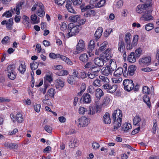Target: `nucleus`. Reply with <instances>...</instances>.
<instances>
[{
    "mask_svg": "<svg viewBox=\"0 0 159 159\" xmlns=\"http://www.w3.org/2000/svg\"><path fill=\"white\" fill-rule=\"evenodd\" d=\"M122 117V111L118 109L114 111L112 119L114 121V129H118L121 126Z\"/></svg>",
    "mask_w": 159,
    "mask_h": 159,
    "instance_id": "obj_1",
    "label": "nucleus"
},
{
    "mask_svg": "<svg viewBox=\"0 0 159 159\" xmlns=\"http://www.w3.org/2000/svg\"><path fill=\"white\" fill-rule=\"evenodd\" d=\"M109 61L110 66L104 67L101 70L102 73L104 75L107 76L109 74H112L116 67V63L115 61L110 60Z\"/></svg>",
    "mask_w": 159,
    "mask_h": 159,
    "instance_id": "obj_2",
    "label": "nucleus"
},
{
    "mask_svg": "<svg viewBox=\"0 0 159 159\" xmlns=\"http://www.w3.org/2000/svg\"><path fill=\"white\" fill-rule=\"evenodd\" d=\"M79 27V25H75L72 23H70L68 26V33L67 34V37L69 38L78 34L80 30Z\"/></svg>",
    "mask_w": 159,
    "mask_h": 159,
    "instance_id": "obj_3",
    "label": "nucleus"
},
{
    "mask_svg": "<svg viewBox=\"0 0 159 159\" xmlns=\"http://www.w3.org/2000/svg\"><path fill=\"white\" fill-rule=\"evenodd\" d=\"M38 10L36 12L37 14L41 17L45 15V12L43 8L44 6L41 2H37L31 8L32 11H34L36 8Z\"/></svg>",
    "mask_w": 159,
    "mask_h": 159,
    "instance_id": "obj_4",
    "label": "nucleus"
},
{
    "mask_svg": "<svg viewBox=\"0 0 159 159\" xmlns=\"http://www.w3.org/2000/svg\"><path fill=\"white\" fill-rule=\"evenodd\" d=\"M15 68L14 65H10L7 67L6 70L8 77L11 80H14L16 77V74L15 71Z\"/></svg>",
    "mask_w": 159,
    "mask_h": 159,
    "instance_id": "obj_5",
    "label": "nucleus"
},
{
    "mask_svg": "<svg viewBox=\"0 0 159 159\" xmlns=\"http://www.w3.org/2000/svg\"><path fill=\"white\" fill-rule=\"evenodd\" d=\"M123 84L125 89L128 92L134 89V85L132 80L125 79L124 80Z\"/></svg>",
    "mask_w": 159,
    "mask_h": 159,
    "instance_id": "obj_6",
    "label": "nucleus"
},
{
    "mask_svg": "<svg viewBox=\"0 0 159 159\" xmlns=\"http://www.w3.org/2000/svg\"><path fill=\"white\" fill-rule=\"evenodd\" d=\"M89 119L87 117L83 116L79 118L77 121H75L79 127H84L89 123Z\"/></svg>",
    "mask_w": 159,
    "mask_h": 159,
    "instance_id": "obj_7",
    "label": "nucleus"
},
{
    "mask_svg": "<svg viewBox=\"0 0 159 159\" xmlns=\"http://www.w3.org/2000/svg\"><path fill=\"white\" fill-rule=\"evenodd\" d=\"M102 88L107 90V92L113 93H114L117 89V85L116 84H113L112 85L110 84H109L102 86Z\"/></svg>",
    "mask_w": 159,
    "mask_h": 159,
    "instance_id": "obj_8",
    "label": "nucleus"
},
{
    "mask_svg": "<svg viewBox=\"0 0 159 159\" xmlns=\"http://www.w3.org/2000/svg\"><path fill=\"white\" fill-rule=\"evenodd\" d=\"M108 58L104 57L100 58H96L94 59L93 61L94 65L98 67L102 66L104 65V62H107Z\"/></svg>",
    "mask_w": 159,
    "mask_h": 159,
    "instance_id": "obj_9",
    "label": "nucleus"
},
{
    "mask_svg": "<svg viewBox=\"0 0 159 159\" xmlns=\"http://www.w3.org/2000/svg\"><path fill=\"white\" fill-rule=\"evenodd\" d=\"M85 45L84 41L82 40H80L76 46V51L74 52L75 54H77L81 52L84 49Z\"/></svg>",
    "mask_w": 159,
    "mask_h": 159,
    "instance_id": "obj_10",
    "label": "nucleus"
},
{
    "mask_svg": "<svg viewBox=\"0 0 159 159\" xmlns=\"http://www.w3.org/2000/svg\"><path fill=\"white\" fill-rule=\"evenodd\" d=\"M13 23V20L12 18H10L8 20H3L1 22L2 25H6V28L9 30H11L12 29V27Z\"/></svg>",
    "mask_w": 159,
    "mask_h": 159,
    "instance_id": "obj_11",
    "label": "nucleus"
},
{
    "mask_svg": "<svg viewBox=\"0 0 159 159\" xmlns=\"http://www.w3.org/2000/svg\"><path fill=\"white\" fill-rule=\"evenodd\" d=\"M148 7V5L146 4L139 5L136 7V11L138 13H142L146 10Z\"/></svg>",
    "mask_w": 159,
    "mask_h": 159,
    "instance_id": "obj_12",
    "label": "nucleus"
},
{
    "mask_svg": "<svg viewBox=\"0 0 159 159\" xmlns=\"http://www.w3.org/2000/svg\"><path fill=\"white\" fill-rule=\"evenodd\" d=\"M141 19L143 20L148 21L152 20L153 18L151 14L148 13V11H146L142 15Z\"/></svg>",
    "mask_w": 159,
    "mask_h": 159,
    "instance_id": "obj_13",
    "label": "nucleus"
},
{
    "mask_svg": "<svg viewBox=\"0 0 159 159\" xmlns=\"http://www.w3.org/2000/svg\"><path fill=\"white\" fill-rule=\"evenodd\" d=\"M81 99H83L84 102L86 103H89L92 101L91 98L89 94L85 93L82 96Z\"/></svg>",
    "mask_w": 159,
    "mask_h": 159,
    "instance_id": "obj_14",
    "label": "nucleus"
},
{
    "mask_svg": "<svg viewBox=\"0 0 159 159\" xmlns=\"http://www.w3.org/2000/svg\"><path fill=\"white\" fill-rule=\"evenodd\" d=\"M151 58L150 57H143L139 60V63L141 65L148 64L151 62Z\"/></svg>",
    "mask_w": 159,
    "mask_h": 159,
    "instance_id": "obj_15",
    "label": "nucleus"
},
{
    "mask_svg": "<svg viewBox=\"0 0 159 159\" xmlns=\"http://www.w3.org/2000/svg\"><path fill=\"white\" fill-rule=\"evenodd\" d=\"M125 43L123 39L119 40L118 43V49L120 52L125 51Z\"/></svg>",
    "mask_w": 159,
    "mask_h": 159,
    "instance_id": "obj_16",
    "label": "nucleus"
},
{
    "mask_svg": "<svg viewBox=\"0 0 159 159\" xmlns=\"http://www.w3.org/2000/svg\"><path fill=\"white\" fill-rule=\"evenodd\" d=\"M136 69V67L135 65H131L130 66L128 67V75H129L130 76L133 75Z\"/></svg>",
    "mask_w": 159,
    "mask_h": 159,
    "instance_id": "obj_17",
    "label": "nucleus"
},
{
    "mask_svg": "<svg viewBox=\"0 0 159 159\" xmlns=\"http://www.w3.org/2000/svg\"><path fill=\"white\" fill-rule=\"evenodd\" d=\"M64 82L61 79H58L56 80L55 87L57 89H58L60 87L63 88L64 86Z\"/></svg>",
    "mask_w": 159,
    "mask_h": 159,
    "instance_id": "obj_18",
    "label": "nucleus"
},
{
    "mask_svg": "<svg viewBox=\"0 0 159 159\" xmlns=\"http://www.w3.org/2000/svg\"><path fill=\"white\" fill-rule=\"evenodd\" d=\"M102 28L101 27H99L97 29L94 34L96 39H99L100 38L102 34Z\"/></svg>",
    "mask_w": 159,
    "mask_h": 159,
    "instance_id": "obj_19",
    "label": "nucleus"
},
{
    "mask_svg": "<svg viewBox=\"0 0 159 159\" xmlns=\"http://www.w3.org/2000/svg\"><path fill=\"white\" fill-rule=\"evenodd\" d=\"M123 69L122 67H118L114 72V75L116 77H120L122 74H123Z\"/></svg>",
    "mask_w": 159,
    "mask_h": 159,
    "instance_id": "obj_20",
    "label": "nucleus"
},
{
    "mask_svg": "<svg viewBox=\"0 0 159 159\" xmlns=\"http://www.w3.org/2000/svg\"><path fill=\"white\" fill-rule=\"evenodd\" d=\"M17 70L22 74H24L26 70V66L24 63H20Z\"/></svg>",
    "mask_w": 159,
    "mask_h": 159,
    "instance_id": "obj_21",
    "label": "nucleus"
},
{
    "mask_svg": "<svg viewBox=\"0 0 159 159\" xmlns=\"http://www.w3.org/2000/svg\"><path fill=\"white\" fill-rule=\"evenodd\" d=\"M103 122L105 124H110L111 123V120L110 115L108 112H106L103 116Z\"/></svg>",
    "mask_w": 159,
    "mask_h": 159,
    "instance_id": "obj_22",
    "label": "nucleus"
},
{
    "mask_svg": "<svg viewBox=\"0 0 159 159\" xmlns=\"http://www.w3.org/2000/svg\"><path fill=\"white\" fill-rule=\"evenodd\" d=\"M79 59L83 62H87L89 60L88 56L86 53H83L80 55Z\"/></svg>",
    "mask_w": 159,
    "mask_h": 159,
    "instance_id": "obj_23",
    "label": "nucleus"
},
{
    "mask_svg": "<svg viewBox=\"0 0 159 159\" xmlns=\"http://www.w3.org/2000/svg\"><path fill=\"white\" fill-rule=\"evenodd\" d=\"M137 57L134 55V52H132L129 55L127 58V60L131 63H134L136 61V59Z\"/></svg>",
    "mask_w": 159,
    "mask_h": 159,
    "instance_id": "obj_24",
    "label": "nucleus"
},
{
    "mask_svg": "<svg viewBox=\"0 0 159 159\" xmlns=\"http://www.w3.org/2000/svg\"><path fill=\"white\" fill-rule=\"evenodd\" d=\"M99 78L101 81L102 85L108 84L110 82L109 79L107 77L100 76Z\"/></svg>",
    "mask_w": 159,
    "mask_h": 159,
    "instance_id": "obj_25",
    "label": "nucleus"
},
{
    "mask_svg": "<svg viewBox=\"0 0 159 159\" xmlns=\"http://www.w3.org/2000/svg\"><path fill=\"white\" fill-rule=\"evenodd\" d=\"M31 20V23L33 24H38L39 22V18L37 17V16L35 14L31 15L30 17Z\"/></svg>",
    "mask_w": 159,
    "mask_h": 159,
    "instance_id": "obj_26",
    "label": "nucleus"
},
{
    "mask_svg": "<svg viewBox=\"0 0 159 159\" xmlns=\"http://www.w3.org/2000/svg\"><path fill=\"white\" fill-rule=\"evenodd\" d=\"M80 18V15H72L69 17V19L71 22H75L78 21Z\"/></svg>",
    "mask_w": 159,
    "mask_h": 159,
    "instance_id": "obj_27",
    "label": "nucleus"
},
{
    "mask_svg": "<svg viewBox=\"0 0 159 159\" xmlns=\"http://www.w3.org/2000/svg\"><path fill=\"white\" fill-rule=\"evenodd\" d=\"M103 95L104 93L101 89L98 88L96 89L95 95L97 98H100Z\"/></svg>",
    "mask_w": 159,
    "mask_h": 159,
    "instance_id": "obj_28",
    "label": "nucleus"
},
{
    "mask_svg": "<svg viewBox=\"0 0 159 159\" xmlns=\"http://www.w3.org/2000/svg\"><path fill=\"white\" fill-rule=\"evenodd\" d=\"M17 122L18 123H21L24 120L23 116L22 114L18 113L16 116Z\"/></svg>",
    "mask_w": 159,
    "mask_h": 159,
    "instance_id": "obj_29",
    "label": "nucleus"
},
{
    "mask_svg": "<svg viewBox=\"0 0 159 159\" xmlns=\"http://www.w3.org/2000/svg\"><path fill=\"white\" fill-rule=\"evenodd\" d=\"M24 2H20L16 4V13L17 15L20 14V9L22 8V6L24 5Z\"/></svg>",
    "mask_w": 159,
    "mask_h": 159,
    "instance_id": "obj_30",
    "label": "nucleus"
},
{
    "mask_svg": "<svg viewBox=\"0 0 159 159\" xmlns=\"http://www.w3.org/2000/svg\"><path fill=\"white\" fill-rule=\"evenodd\" d=\"M131 128L132 126L130 124L126 123L123 125L122 129L124 131L127 132L128 130L131 129Z\"/></svg>",
    "mask_w": 159,
    "mask_h": 159,
    "instance_id": "obj_31",
    "label": "nucleus"
},
{
    "mask_svg": "<svg viewBox=\"0 0 159 159\" xmlns=\"http://www.w3.org/2000/svg\"><path fill=\"white\" fill-rule=\"evenodd\" d=\"M110 101V99L108 97H105L104 98L101 106L103 107L107 105Z\"/></svg>",
    "mask_w": 159,
    "mask_h": 159,
    "instance_id": "obj_32",
    "label": "nucleus"
},
{
    "mask_svg": "<svg viewBox=\"0 0 159 159\" xmlns=\"http://www.w3.org/2000/svg\"><path fill=\"white\" fill-rule=\"evenodd\" d=\"M76 79L75 77H73L72 75H69L67 79L68 83L71 85H73L74 82L76 81Z\"/></svg>",
    "mask_w": 159,
    "mask_h": 159,
    "instance_id": "obj_33",
    "label": "nucleus"
},
{
    "mask_svg": "<svg viewBox=\"0 0 159 159\" xmlns=\"http://www.w3.org/2000/svg\"><path fill=\"white\" fill-rule=\"evenodd\" d=\"M71 4L69 3H67L66 6L67 9V10L69 12L73 13L74 14H76L77 13L73 9L71 5Z\"/></svg>",
    "mask_w": 159,
    "mask_h": 159,
    "instance_id": "obj_34",
    "label": "nucleus"
},
{
    "mask_svg": "<svg viewBox=\"0 0 159 159\" xmlns=\"http://www.w3.org/2000/svg\"><path fill=\"white\" fill-rule=\"evenodd\" d=\"M94 65L92 62H87L86 64L84 66V67L86 69H89L91 70L92 68L94 67Z\"/></svg>",
    "mask_w": 159,
    "mask_h": 159,
    "instance_id": "obj_35",
    "label": "nucleus"
},
{
    "mask_svg": "<svg viewBox=\"0 0 159 159\" xmlns=\"http://www.w3.org/2000/svg\"><path fill=\"white\" fill-rule=\"evenodd\" d=\"M143 100L144 102L149 107H150L151 104L150 102V99L149 97L147 95H145L143 96Z\"/></svg>",
    "mask_w": 159,
    "mask_h": 159,
    "instance_id": "obj_36",
    "label": "nucleus"
},
{
    "mask_svg": "<svg viewBox=\"0 0 159 159\" xmlns=\"http://www.w3.org/2000/svg\"><path fill=\"white\" fill-rule=\"evenodd\" d=\"M131 34L130 33L128 32L125 34L124 40L126 43L130 42Z\"/></svg>",
    "mask_w": 159,
    "mask_h": 159,
    "instance_id": "obj_37",
    "label": "nucleus"
},
{
    "mask_svg": "<svg viewBox=\"0 0 159 159\" xmlns=\"http://www.w3.org/2000/svg\"><path fill=\"white\" fill-rule=\"evenodd\" d=\"M47 93L49 97L54 98L55 94V90L53 88L50 89L48 91Z\"/></svg>",
    "mask_w": 159,
    "mask_h": 159,
    "instance_id": "obj_38",
    "label": "nucleus"
},
{
    "mask_svg": "<svg viewBox=\"0 0 159 159\" xmlns=\"http://www.w3.org/2000/svg\"><path fill=\"white\" fill-rule=\"evenodd\" d=\"M143 93L146 95L150 94V90L149 88L146 86H144L142 89Z\"/></svg>",
    "mask_w": 159,
    "mask_h": 159,
    "instance_id": "obj_39",
    "label": "nucleus"
},
{
    "mask_svg": "<svg viewBox=\"0 0 159 159\" xmlns=\"http://www.w3.org/2000/svg\"><path fill=\"white\" fill-rule=\"evenodd\" d=\"M30 68L32 70H34L37 69L39 65V64L36 62H33L32 63H30Z\"/></svg>",
    "mask_w": 159,
    "mask_h": 159,
    "instance_id": "obj_40",
    "label": "nucleus"
},
{
    "mask_svg": "<svg viewBox=\"0 0 159 159\" xmlns=\"http://www.w3.org/2000/svg\"><path fill=\"white\" fill-rule=\"evenodd\" d=\"M142 49L140 48L137 49L135 51V54L136 57L139 58V57L142 53Z\"/></svg>",
    "mask_w": 159,
    "mask_h": 159,
    "instance_id": "obj_41",
    "label": "nucleus"
},
{
    "mask_svg": "<svg viewBox=\"0 0 159 159\" xmlns=\"http://www.w3.org/2000/svg\"><path fill=\"white\" fill-rule=\"evenodd\" d=\"M153 24L152 23H149L146 25L145 29L148 31H149L153 29Z\"/></svg>",
    "mask_w": 159,
    "mask_h": 159,
    "instance_id": "obj_42",
    "label": "nucleus"
},
{
    "mask_svg": "<svg viewBox=\"0 0 159 159\" xmlns=\"http://www.w3.org/2000/svg\"><path fill=\"white\" fill-rule=\"evenodd\" d=\"M93 85L95 86H101L102 85V84L100 79H96L93 82Z\"/></svg>",
    "mask_w": 159,
    "mask_h": 159,
    "instance_id": "obj_43",
    "label": "nucleus"
},
{
    "mask_svg": "<svg viewBox=\"0 0 159 159\" xmlns=\"http://www.w3.org/2000/svg\"><path fill=\"white\" fill-rule=\"evenodd\" d=\"M94 67L92 68L91 70L93 73L98 74V73L100 70V68L99 67H98V66H96L95 65L94 66Z\"/></svg>",
    "mask_w": 159,
    "mask_h": 159,
    "instance_id": "obj_44",
    "label": "nucleus"
},
{
    "mask_svg": "<svg viewBox=\"0 0 159 159\" xmlns=\"http://www.w3.org/2000/svg\"><path fill=\"white\" fill-rule=\"evenodd\" d=\"M92 15L93 16H94L95 15V11L93 10H89L87 13H85L84 16L85 17H90L91 15Z\"/></svg>",
    "mask_w": 159,
    "mask_h": 159,
    "instance_id": "obj_45",
    "label": "nucleus"
},
{
    "mask_svg": "<svg viewBox=\"0 0 159 159\" xmlns=\"http://www.w3.org/2000/svg\"><path fill=\"white\" fill-rule=\"evenodd\" d=\"M10 38L8 36H6L2 40L1 43L4 45H6L9 42Z\"/></svg>",
    "mask_w": 159,
    "mask_h": 159,
    "instance_id": "obj_46",
    "label": "nucleus"
},
{
    "mask_svg": "<svg viewBox=\"0 0 159 159\" xmlns=\"http://www.w3.org/2000/svg\"><path fill=\"white\" fill-rule=\"evenodd\" d=\"M12 12H13V10L8 11L5 12L2 15V16H5L6 17L9 18L12 16Z\"/></svg>",
    "mask_w": 159,
    "mask_h": 159,
    "instance_id": "obj_47",
    "label": "nucleus"
},
{
    "mask_svg": "<svg viewBox=\"0 0 159 159\" xmlns=\"http://www.w3.org/2000/svg\"><path fill=\"white\" fill-rule=\"evenodd\" d=\"M141 120V119L139 116H136L133 119L134 124L135 125L139 124V123L140 121Z\"/></svg>",
    "mask_w": 159,
    "mask_h": 159,
    "instance_id": "obj_48",
    "label": "nucleus"
},
{
    "mask_svg": "<svg viewBox=\"0 0 159 159\" xmlns=\"http://www.w3.org/2000/svg\"><path fill=\"white\" fill-rule=\"evenodd\" d=\"M126 48L127 50H130L132 49L135 46L131 42L126 43Z\"/></svg>",
    "mask_w": 159,
    "mask_h": 159,
    "instance_id": "obj_49",
    "label": "nucleus"
},
{
    "mask_svg": "<svg viewBox=\"0 0 159 159\" xmlns=\"http://www.w3.org/2000/svg\"><path fill=\"white\" fill-rule=\"evenodd\" d=\"M139 39V36L137 35H135L134 36L132 43L135 46H136L138 44V41Z\"/></svg>",
    "mask_w": 159,
    "mask_h": 159,
    "instance_id": "obj_50",
    "label": "nucleus"
},
{
    "mask_svg": "<svg viewBox=\"0 0 159 159\" xmlns=\"http://www.w3.org/2000/svg\"><path fill=\"white\" fill-rule=\"evenodd\" d=\"M87 90L88 92L92 94H93L96 91L92 85L89 86Z\"/></svg>",
    "mask_w": 159,
    "mask_h": 159,
    "instance_id": "obj_51",
    "label": "nucleus"
},
{
    "mask_svg": "<svg viewBox=\"0 0 159 159\" xmlns=\"http://www.w3.org/2000/svg\"><path fill=\"white\" fill-rule=\"evenodd\" d=\"M112 32V29L111 28L107 29L104 32V36L105 37H108Z\"/></svg>",
    "mask_w": 159,
    "mask_h": 159,
    "instance_id": "obj_52",
    "label": "nucleus"
},
{
    "mask_svg": "<svg viewBox=\"0 0 159 159\" xmlns=\"http://www.w3.org/2000/svg\"><path fill=\"white\" fill-rule=\"evenodd\" d=\"M127 64L125 63L123 65V67L124 68V70L123 72V75L126 77L128 75V72L127 69Z\"/></svg>",
    "mask_w": 159,
    "mask_h": 159,
    "instance_id": "obj_53",
    "label": "nucleus"
},
{
    "mask_svg": "<svg viewBox=\"0 0 159 159\" xmlns=\"http://www.w3.org/2000/svg\"><path fill=\"white\" fill-rule=\"evenodd\" d=\"M78 141L76 139H74L73 142L69 145V146L70 148H73L76 147L78 145Z\"/></svg>",
    "mask_w": 159,
    "mask_h": 159,
    "instance_id": "obj_54",
    "label": "nucleus"
},
{
    "mask_svg": "<svg viewBox=\"0 0 159 159\" xmlns=\"http://www.w3.org/2000/svg\"><path fill=\"white\" fill-rule=\"evenodd\" d=\"M105 2V0H101L95 5L96 7H100L103 6Z\"/></svg>",
    "mask_w": 159,
    "mask_h": 159,
    "instance_id": "obj_55",
    "label": "nucleus"
},
{
    "mask_svg": "<svg viewBox=\"0 0 159 159\" xmlns=\"http://www.w3.org/2000/svg\"><path fill=\"white\" fill-rule=\"evenodd\" d=\"M106 43L104 42L101 45V47L99 49V50L102 52L106 48Z\"/></svg>",
    "mask_w": 159,
    "mask_h": 159,
    "instance_id": "obj_56",
    "label": "nucleus"
},
{
    "mask_svg": "<svg viewBox=\"0 0 159 159\" xmlns=\"http://www.w3.org/2000/svg\"><path fill=\"white\" fill-rule=\"evenodd\" d=\"M60 54H55L53 53H50L49 54V57L52 59H55L57 57H60Z\"/></svg>",
    "mask_w": 159,
    "mask_h": 159,
    "instance_id": "obj_57",
    "label": "nucleus"
},
{
    "mask_svg": "<svg viewBox=\"0 0 159 159\" xmlns=\"http://www.w3.org/2000/svg\"><path fill=\"white\" fill-rule=\"evenodd\" d=\"M40 108L41 105L39 104H36L34 106V110L37 112H39L40 111Z\"/></svg>",
    "mask_w": 159,
    "mask_h": 159,
    "instance_id": "obj_58",
    "label": "nucleus"
},
{
    "mask_svg": "<svg viewBox=\"0 0 159 159\" xmlns=\"http://www.w3.org/2000/svg\"><path fill=\"white\" fill-rule=\"evenodd\" d=\"M101 106L98 105L96 102L95 105V109L97 112H99L101 111Z\"/></svg>",
    "mask_w": 159,
    "mask_h": 159,
    "instance_id": "obj_59",
    "label": "nucleus"
},
{
    "mask_svg": "<svg viewBox=\"0 0 159 159\" xmlns=\"http://www.w3.org/2000/svg\"><path fill=\"white\" fill-rule=\"evenodd\" d=\"M88 75L89 78L91 79H93L98 75L97 74H95L92 72V73L90 74L88 73Z\"/></svg>",
    "mask_w": 159,
    "mask_h": 159,
    "instance_id": "obj_60",
    "label": "nucleus"
},
{
    "mask_svg": "<svg viewBox=\"0 0 159 159\" xmlns=\"http://www.w3.org/2000/svg\"><path fill=\"white\" fill-rule=\"evenodd\" d=\"M87 109L83 107H80L79 109V111L80 114H83L84 112L87 111Z\"/></svg>",
    "mask_w": 159,
    "mask_h": 159,
    "instance_id": "obj_61",
    "label": "nucleus"
},
{
    "mask_svg": "<svg viewBox=\"0 0 159 159\" xmlns=\"http://www.w3.org/2000/svg\"><path fill=\"white\" fill-rule=\"evenodd\" d=\"M123 5V1L122 0H120L117 2L116 6L118 8L121 7Z\"/></svg>",
    "mask_w": 159,
    "mask_h": 159,
    "instance_id": "obj_62",
    "label": "nucleus"
},
{
    "mask_svg": "<svg viewBox=\"0 0 159 159\" xmlns=\"http://www.w3.org/2000/svg\"><path fill=\"white\" fill-rule=\"evenodd\" d=\"M92 147L93 149H97L99 148L100 145L98 143L94 142L92 143Z\"/></svg>",
    "mask_w": 159,
    "mask_h": 159,
    "instance_id": "obj_63",
    "label": "nucleus"
},
{
    "mask_svg": "<svg viewBox=\"0 0 159 159\" xmlns=\"http://www.w3.org/2000/svg\"><path fill=\"white\" fill-rule=\"evenodd\" d=\"M45 130L48 133H50L52 132V128L50 126L46 125L44 127Z\"/></svg>",
    "mask_w": 159,
    "mask_h": 159,
    "instance_id": "obj_64",
    "label": "nucleus"
}]
</instances>
